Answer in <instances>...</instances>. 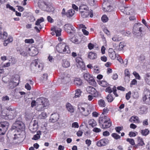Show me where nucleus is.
Segmentation results:
<instances>
[{"instance_id": "aec40b11", "label": "nucleus", "mask_w": 150, "mask_h": 150, "mask_svg": "<svg viewBox=\"0 0 150 150\" xmlns=\"http://www.w3.org/2000/svg\"><path fill=\"white\" fill-rule=\"evenodd\" d=\"M38 60L35 59L33 61L31 64V67L33 69H36L37 68L42 69L40 64H38L37 62Z\"/></svg>"}, {"instance_id": "cd10ccee", "label": "nucleus", "mask_w": 150, "mask_h": 150, "mask_svg": "<svg viewBox=\"0 0 150 150\" xmlns=\"http://www.w3.org/2000/svg\"><path fill=\"white\" fill-rule=\"evenodd\" d=\"M28 48L24 47V48L21 49L19 50L21 54L24 56H26L28 53Z\"/></svg>"}, {"instance_id": "dca6fc26", "label": "nucleus", "mask_w": 150, "mask_h": 150, "mask_svg": "<svg viewBox=\"0 0 150 150\" xmlns=\"http://www.w3.org/2000/svg\"><path fill=\"white\" fill-rule=\"evenodd\" d=\"M103 10L105 11L110 12L112 9V7L107 2H104L103 3Z\"/></svg>"}, {"instance_id": "4c0bfd02", "label": "nucleus", "mask_w": 150, "mask_h": 150, "mask_svg": "<svg viewBox=\"0 0 150 150\" xmlns=\"http://www.w3.org/2000/svg\"><path fill=\"white\" fill-rule=\"evenodd\" d=\"M70 75H69L67 72H66L62 75L63 79L67 81V82L70 80L69 79Z\"/></svg>"}, {"instance_id": "0eeeda50", "label": "nucleus", "mask_w": 150, "mask_h": 150, "mask_svg": "<svg viewBox=\"0 0 150 150\" xmlns=\"http://www.w3.org/2000/svg\"><path fill=\"white\" fill-rule=\"evenodd\" d=\"M64 30L70 35H74L76 31L75 28L71 24H67L64 26Z\"/></svg>"}, {"instance_id": "72a5a7b5", "label": "nucleus", "mask_w": 150, "mask_h": 150, "mask_svg": "<svg viewBox=\"0 0 150 150\" xmlns=\"http://www.w3.org/2000/svg\"><path fill=\"white\" fill-rule=\"evenodd\" d=\"M62 66L64 67L67 68L70 67V63L68 61L65 59H64L63 60Z\"/></svg>"}, {"instance_id": "bb28decb", "label": "nucleus", "mask_w": 150, "mask_h": 150, "mask_svg": "<svg viewBox=\"0 0 150 150\" xmlns=\"http://www.w3.org/2000/svg\"><path fill=\"white\" fill-rule=\"evenodd\" d=\"M66 108L67 110L70 113H73L74 112V107L71 104L67 103L66 105Z\"/></svg>"}, {"instance_id": "8fccbe9b", "label": "nucleus", "mask_w": 150, "mask_h": 150, "mask_svg": "<svg viewBox=\"0 0 150 150\" xmlns=\"http://www.w3.org/2000/svg\"><path fill=\"white\" fill-rule=\"evenodd\" d=\"M145 80L146 82L150 85V73L146 75V77Z\"/></svg>"}, {"instance_id": "412c9836", "label": "nucleus", "mask_w": 150, "mask_h": 150, "mask_svg": "<svg viewBox=\"0 0 150 150\" xmlns=\"http://www.w3.org/2000/svg\"><path fill=\"white\" fill-rule=\"evenodd\" d=\"M77 65L78 67L83 68L84 67V63L82 59L80 57H78L76 59Z\"/></svg>"}, {"instance_id": "7c9ffc66", "label": "nucleus", "mask_w": 150, "mask_h": 150, "mask_svg": "<svg viewBox=\"0 0 150 150\" xmlns=\"http://www.w3.org/2000/svg\"><path fill=\"white\" fill-rule=\"evenodd\" d=\"M75 13V11L73 9H70L66 13L67 16L68 17H72Z\"/></svg>"}, {"instance_id": "69168bd1", "label": "nucleus", "mask_w": 150, "mask_h": 150, "mask_svg": "<svg viewBox=\"0 0 150 150\" xmlns=\"http://www.w3.org/2000/svg\"><path fill=\"white\" fill-rule=\"evenodd\" d=\"M32 126L33 127H35V129L37 128L38 127V122L35 120H34L33 122Z\"/></svg>"}, {"instance_id": "774afa93", "label": "nucleus", "mask_w": 150, "mask_h": 150, "mask_svg": "<svg viewBox=\"0 0 150 150\" xmlns=\"http://www.w3.org/2000/svg\"><path fill=\"white\" fill-rule=\"evenodd\" d=\"M122 129V127H116L115 128V129L116 130V132L120 133V131Z\"/></svg>"}, {"instance_id": "6e6d98bb", "label": "nucleus", "mask_w": 150, "mask_h": 150, "mask_svg": "<svg viewBox=\"0 0 150 150\" xmlns=\"http://www.w3.org/2000/svg\"><path fill=\"white\" fill-rule=\"evenodd\" d=\"M9 97L7 96H4L2 98V100L4 102H7L9 100Z\"/></svg>"}, {"instance_id": "f704fd0d", "label": "nucleus", "mask_w": 150, "mask_h": 150, "mask_svg": "<svg viewBox=\"0 0 150 150\" xmlns=\"http://www.w3.org/2000/svg\"><path fill=\"white\" fill-rule=\"evenodd\" d=\"M88 9L87 6L84 5H81L79 7V10L80 12H83V11Z\"/></svg>"}, {"instance_id": "5fc2aeb1", "label": "nucleus", "mask_w": 150, "mask_h": 150, "mask_svg": "<svg viewBox=\"0 0 150 150\" xmlns=\"http://www.w3.org/2000/svg\"><path fill=\"white\" fill-rule=\"evenodd\" d=\"M126 141L129 142V143L132 145H133L135 144V142L133 139L127 138V139Z\"/></svg>"}, {"instance_id": "1a4fd4ad", "label": "nucleus", "mask_w": 150, "mask_h": 150, "mask_svg": "<svg viewBox=\"0 0 150 150\" xmlns=\"http://www.w3.org/2000/svg\"><path fill=\"white\" fill-rule=\"evenodd\" d=\"M13 127H15L17 129L18 132L23 131L25 128L24 124L22 122L18 121L14 124Z\"/></svg>"}, {"instance_id": "6ab92c4d", "label": "nucleus", "mask_w": 150, "mask_h": 150, "mask_svg": "<svg viewBox=\"0 0 150 150\" xmlns=\"http://www.w3.org/2000/svg\"><path fill=\"white\" fill-rule=\"evenodd\" d=\"M56 49L60 53H69L70 52L69 47H56Z\"/></svg>"}, {"instance_id": "4d7b16f0", "label": "nucleus", "mask_w": 150, "mask_h": 150, "mask_svg": "<svg viewBox=\"0 0 150 150\" xmlns=\"http://www.w3.org/2000/svg\"><path fill=\"white\" fill-rule=\"evenodd\" d=\"M11 64V62H8L4 64H2L1 65V67L2 68H6L9 67Z\"/></svg>"}, {"instance_id": "c9c22d12", "label": "nucleus", "mask_w": 150, "mask_h": 150, "mask_svg": "<svg viewBox=\"0 0 150 150\" xmlns=\"http://www.w3.org/2000/svg\"><path fill=\"white\" fill-rule=\"evenodd\" d=\"M41 134V132L40 131H38L37 132V134L34 136L32 138V139L34 140H37L39 139Z\"/></svg>"}, {"instance_id": "09e8293b", "label": "nucleus", "mask_w": 150, "mask_h": 150, "mask_svg": "<svg viewBox=\"0 0 150 150\" xmlns=\"http://www.w3.org/2000/svg\"><path fill=\"white\" fill-rule=\"evenodd\" d=\"M106 99L109 102H112L114 98L111 95L109 94L107 97Z\"/></svg>"}, {"instance_id": "c85d7f7f", "label": "nucleus", "mask_w": 150, "mask_h": 150, "mask_svg": "<svg viewBox=\"0 0 150 150\" xmlns=\"http://www.w3.org/2000/svg\"><path fill=\"white\" fill-rule=\"evenodd\" d=\"M98 83L103 87H107L108 85V83L105 80H98L97 81Z\"/></svg>"}, {"instance_id": "ea45409f", "label": "nucleus", "mask_w": 150, "mask_h": 150, "mask_svg": "<svg viewBox=\"0 0 150 150\" xmlns=\"http://www.w3.org/2000/svg\"><path fill=\"white\" fill-rule=\"evenodd\" d=\"M47 117L46 113L45 112H43L39 115L38 116V118L40 119H44L46 118Z\"/></svg>"}, {"instance_id": "4468645a", "label": "nucleus", "mask_w": 150, "mask_h": 150, "mask_svg": "<svg viewBox=\"0 0 150 150\" xmlns=\"http://www.w3.org/2000/svg\"><path fill=\"white\" fill-rule=\"evenodd\" d=\"M51 30L53 31L51 33L52 35L56 34V36L58 37L61 35L62 30L60 28L55 27L52 28Z\"/></svg>"}, {"instance_id": "f8f14e48", "label": "nucleus", "mask_w": 150, "mask_h": 150, "mask_svg": "<svg viewBox=\"0 0 150 150\" xmlns=\"http://www.w3.org/2000/svg\"><path fill=\"white\" fill-rule=\"evenodd\" d=\"M141 24L139 23H135L133 27V33L135 34L139 33L142 31V28L140 27Z\"/></svg>"}, {"instance_id": "6e6552de", "label": "nucleus", "mask_w": 150, "mask_h": 150, "mask_svg": "<svg viewBox=\"0 0 150 150\" xmlns=\"http://www.w3.org/2000/svg\"><path fill=\"white\" fill-rule=\"evenodd\" d=\"M143 101L146 104H150V91L147 89L144 90L143 96Z\"/></svg>"}, {"instance_id": "a18cd8bd", "label": "nucleus", "mask_w": 150, "mask_h": 150, "mask_svg": "<svg viewBox=\"0 0 150 150\" xmlns=\"http://www.w3.org/2000/svg\"><path fill=\"white\" fill-rule=\"evenodd\" d=\"M111 136L115 139L117 140L120 138V136L118 134H117L115 133H112L111 134Z\"/></svg>"}, {"instance_id": "864d4df0", "label": "nucleus", "mask_w": 150, "mask_h": 150, "mask_svg": "<svg viewBox=\"0 0 150 150\" xmlns=\"http://www.w3.org/2000/svg\"><path fill=\"white\" fill-rule=\"evenodd\" d=\"M25 42L26 43L32 44L34 43V40L33 39H26L25 40Z\"/></svg>"}, {"instance_id": "0e129e2a", "label": "nucleus", "mask_w": 150, "mask_h": 150, "mask_svg": "<svg viewBox=\"0 0 150 150\" xmlns=\"http://www.w3.org/2000/svg\"><path fill=\"white\" fill-rule=\"evenodd\" d=\"M67 47L66 45L63 42H60V43L58 44L56 47Z\"/></svg>"}, {"instance_id": "bf43d9fd", "label": "nucleus", "mask_w": 150, "mask_h": 150, "mask_svg": "<svg viewBox=\"0 0 150 150\" xmlns=\"http://www.w3.org/2000/svg\"><path fill=\"white\" fill-rule=\"evenodd\" d=\"M133 74L135 78L138 79L140 80V76L139 74L136 71H134Z\"/></svg>"}, {"instance_id": "a19ab883", "label": "nucleus", "mask_w": 150, "mask_h": 150, "mask_svg": "<svg viewBox=\"0 0 150 150\" xmlns=\"http://www.w3.org/2000/svg\"><path fill=\"white\" fill-rule=\"evenodd\" d=\"M75 94V97L76 98L79 97L81 96V91L80 89H77L76 90Z\"/></svg>"}, {"instance_id": "f257e3e1", "label": "nucleus", "mask_w": 150, "mask_h": 150, "mask_svg": "<svg viewBox=\"0 0 150 150\" xmlns=\"http://www.w3.org/2000/svg\"><path fill=\"white\" fill-rule=\"evenodd\" d=\"M38 5L40 8L42 10L48 12H53L54 10V8L52 4L48 2H40L38 3Z\"/></svg>"}, {"instance_id": "f3484780", "label": "nucleus", "mask_w": 150, "mask_h": 150, "mask_svg": "<svg viewBox=\"0 0 150 150\" xmlns=\"http://www.w3.org/2000/svg\"><path fill=\"white\" fill-rule=\"evenodd\" d=\"M109 140L106 139H102L98 141L96 144L98 146H105L108 144Z\"/></svg>"}, {"instance_id": "58836bf2", "label": "nucleus", "mask_w": 150, "mask_h": 150, "mask_svg": "<svg viewBox=\"0 0 150 150\" xmlns=\"http://www.w3.org/2000/svg\"><path fill=\"white\" fill-rule=\"evenodd\" d=\"M88 123L90 126L93 127L97 125L96 122L93 119L90 120L88 122Z\"/></svg>"}, {"instance_id": "338daca9", "label": "nucleus", "mask_w": 150, "mask_h": 150, "mask_svg": "<svg viewBox=\"0 0 150 150\" xmlns=\"http://www.w3.org/2000/svg\"><path fill=\"white\" fill-rule=\"evenodd\" d=\"M137 81L135 79H133L131 82L130 83V87H132V85H135L137 84Z\"/></svg>"}, {"instance_id": "680f3d73", "label": "nucleus", "mask_w": 150, "mask_h": 150, "mask_svg": "<svg viewBox=\"0 0 150 150\" xmlns=\"http://www.w3.org/2000/svg\"><path fill=\"white\" fill-rule=\"evenodd\" d=\"M3 81L5 83H7L9 81L10 79L8 77H4L2 79Z\"/></svg>"}, {"instance_id": "ddd939ff", "label": "nucleus", "mask_w": 150, "mask_h": 150, "mask_svg": "<svg viewBox=\"0 0 150 150\" xmlns=\"http://www.w3.org/2000/svg\"><path fill=\"white\" fill-rule=\"evenodd\" d=\"M28 53L31 56H35L38 53V51L36 47H28Z\"/></svg>"}, {"instance_id": "c03bdc74", "label": "nucleus", "mask_w": 150, "mask_h": 150, "mask_svg": "<svg viewBox=\"0 0 150 150\" xmlns=\"http://www.w3.org/2000/svg\"><path fill=\"white\" fill-rule=\"evenodd\" d=\"M70 40L72 42L75 44H79L80 43L78 39L76 37H73L71 38Z\"/></svg>"}, {"instance_id": "f03ea898", "label": "nucleus", "mask_w": 150, "mask_h": 150, "mask_svg": "<svg viewBox=\"0 0 150 150\" xmlns=\"http://www.w3.org/2000/svg\"><path fill=\"white\" fill-rule=\"evenodd\" d=\"M36 109L38 111L42 110L44 107L49 105L47 99L44 98H38L36 100Z\"/></svg>"}, {"instance_id": "473e14b6", "label": "nucleus", "mask_w": 150, "mask_h": 150, "mask_svg": "<svg viewBox=\"0 0 150 150\" xmlns=\"http://www.w3.org/2000/svg\"><path fill=\"white\" fill-rule=\"evenodd\" d=\"M81 14L82 17L83 18H86L88 16L89 14V11L88 9L82 12Z\"/></svg>"}, {"instance_id": "e2e57ef3", "label": "nucleus", "mask_w": 150, "mask_h": 150, "mask_svg": "<svg viewBox=\"0 0 150 150\" xmlns=\"http://www.w3.org/2000/svg\"><path fill=\"white\" fill-rule=\"evenodd\" d=\"M115 50V51L116 52H120V53H123V50L124 49L123 48V47H117V49L116 48L114 47Z\"/></svg>"}, {"instance_id": "2eb2a0df", "label": "nucleus", "mask_w": 150, "mask_h": 150, "mask_svg": "<svg viewBox=\"0 0 150 150\" xmlns=\"http://www.w3.org/2000/svg\"><path fill=\"white\" fill-rule=\"evenodd\" d=\"M115 50L111 48L108 49L109 55L112 59L114 60L116 58L117 55L116 54Z\"/></svg>"}, {"instance_id": "e433bc0d", "label": "nucleus", "mask_w": 150, "mask_h": 150, "mask_svg": "<svg viewBox=\"0 0 150 150\" xmlns=\"http://www.w3.org/2000/svg\"><path fill=\"white\" fill-rule=\"evenodd\" d=\"M74 83L77 86L81 85L82 83V80L79 78H75L74 80Z\"/></svg>"}, {"instance_id": "7ed1b4c3", "label": "nucleus", "mask_w": 150, "mask_h": 150, "mask_svg": "<svg viewBox=\"0 0 150 150\" xmlns=\"http://www.w3.org/2000/svg\"><path fill=\"white\" fill-rule=\"evenodd\" d=\"M85 105L82 103H79L77 108L78 112L81 115L84 116H88L90 113V111L85 108Z\"/></svg>"}, {"instance_id": "9d476101", "label": "nucleus", "mask_w": 150, "mask_h": 150, "mask_svg": "<svg viewBox=\"0 0 150 150\" xmlns=\"http://www.w3.org/2000/svg\"><path fill=\"white\" fill-rule=\"evenodd\" d=\"M87 92L93 95L94 97H97L99 95V94L96 90L92 86H88L86 88Z\"/></svg>"}, {"instance_id": "b1692460", "label": "nucleus", "mask_w": 150, "mask_h": 150, "mask_svg": "<svg viewBox=\"0 0 150 150\" xmlns=\"http://www.w3.org/2000/svg\"><path fill=\"white\" fill-rule=\"evenodd\" d=\"M59 115L57 114H52L50 116V120L53 122L57 121L59 119Z\"/></svg>"}, {"instance_id": "39448f33", "label": "nucleus", "mask_w": 150, "mask_h": 150, "mask_svg": "<svg viewBox=\"0 0 150 150\" xmlns=\"http://www.w3.org/2000/svg\"><path fill=\"white\" fill-rule=\"evenodd\" d=\"M84 79L86 80L89 84L91 85L95 86L96 85V83L93 76L89 73H85L83 74Z\"/></svg>"}, {"instance_id": "13d9d810", "label": "nucleus", "mask_w": 150, "mask_h": 150, "mask_svg": "<svg viewBox=\"0 0 150 150\" xmlns=\"http://www.w3.org/2000/svg\"><path fill=\"white\" fill-rule=\"evenodd\" d=\"M37 25L38 26V27L35 26L34 27V28L37 33H39L40 32V30L39 29H41L42 28V27L40 24Z\"/></svg>"}, {"instance_id": "a211bd4d", "label": "nucleus", "mask_w": 150, "mask_h": 150, "mask_svg": "<svg viewBox=\"0 0 150 150\" xmlns=\"http://www.w3.org/2000/svg\"><path fill=\"white\" fill-rule=\"evenodd\" d=\"M2 109L0 110V115L2 118L6 119H7V115L8 114V110L4 107L2 106Z\"/></svg>"}, {"instance_id": "de8ad7c7", "label": "nucleus", "mask_w": 150, "mask_h": 150, "mask_svg": "<svg viewBox=\"0 0 150 150\" xmlns=\"http://www.w3.org/2000/svg\"><path fill=\"white\" fill-rule=\"evenodd\" d=\"M44 21V19L43 18L41 17L40 19H38L35 22V25H38L40 23Z\"/></svg>"}, {"instance_id": "a878e982", "label": "nucleus", "mask_w": 150, "mask_h": 150, "mask_svg": "<svg viewBox=\"0 0 150 150\" xmlns=\"http://www.w3.org/2000/svg\"><path fill=\"white\" fill-rule=\"evenodd\" d=\"M129 120L131 122L135 123H138L140 122V120L138 117L136 116H133L131 117Z\"/></svg>"}, {"instance_id": "37998d69", "label": "nucleus", "mask_w": 150, "mask_h": 150, "mask_svg": "<svg viewBox=\"0 0 150 150\" xmlns=\"http://www.w3.org/2000/svg\"><path fill=\"white\" fill-rule=\"evenodd\" d=\"M98 104L99 106L101 107H104L105 106V103L104 100L100 99L98 101Z\"/></svg>"}, {"instance_id": "393cba45", "label": "nucleus", "mask_w": 150, "mask_h": 150, "mask_svg": "<svg viewBox=\"0 0 150 150\" xmlns=\"http://www.w3.org/2000/svg\"><path fill=\"white\" fill-rule=\"evenodd\" d=\"M111 125L112 122L110 120L106 121L100 126L102 128H108L110 127Z\"/></svg>"}, {"instance_id": "20e7f679", "label": "nucleus", "mask_w": 150, "mask_h": 150, "mask_svg": "<svg viewBox=\"0 0 150 150\" xmlns=\"http://www.w3.org/2000/svg\"><path fill=\"white\" fill-rule=\"evenodd\" d=\"M19 80L18 78H11L8 82V84L7 87L9 89H12L18 86L19 84Z\"/></svg>"}, {"instance_id": "9b49d317", "label": "nucleus", "mask_w": 150, "mask_h": 150, "mask_svg": "<svg viewBox=\"0 0 150 150\" xmlns=\"http://www.w3.org/2000/svg\"><path fill=\"white\" fill-rule=\"evenodd\" d=\"M108 121H110V118L106 115L101 114L99 119V122L100 126Z\"/></svg>"}, {"instance_id": "3c124183", "label": "nucleus", "mask_w": 150, "mask_h": 150, "mask_svg": "<svg viewBox=\"0 0 150 150\" xmlns=\"http://www.w3.org/2000/svg\"><path fill=\"white\" fill-rule=\"evenodd\" d=\"M93 71L96 73H99L100 72L99 68L97 66H94L93 68Z\"/></svg>"}, {"instance_id": "2f4dec72", "label": "nucleus", "mask_w": 150, "mask_h": 150, "mask_svg": "<svg viewBox=\"0 0 150 150\" xmlns=\"http://www.w3.org/2000/svg\"><path fill=\"white\" fill-rule=\"evenodd\" d=\"M8 114L7 115V119H8L10 120L13 118L14 117V113L15 112L14 111H8Z\"/></svg>"}, {"instance_id": "79ce46f5", "label": "nucleus", "mask_w": 150, "mask_h": 150, "mask_svg": "<svg viewBox=\"0 0 150 150\" xmlns=\"http://www.w3.org/2000/svg\"><path fill=\"white\" fill-rule=\"evenodd\" d=\"M149 131L147 129H145L141 130V133L143 136L147 135L149 134Z\"/></svg>"}, {"instance_id": "052dcab7", "label": "nucleus", "mask_w": 150, "mask_h": 150, "mask_svg": "<svg viewBox=\"0 0 150 150\" xmlns=\"http://www.w3.org/2000/svg\"><path fill=\"white\" fill-rule=\"evenodd\" d=\"M137 133L135 132H131L129 133V135L130 137H135L137 134Z\"/></svg>"}, {"instance_id": "4be33fe9", "label": "nucleus", "mask_w": 150, "mask_h": 150, "mask_svg": "<svg viewBox=\"0 0 150 150\" xmlns=\"http://www.w3.org/2000/svg\"><path fill=\"white\" fill-rule=\"evenodd\" d=\"M143 140L142 138L140 137H137V144L135 145V147L138 148V146H143L145 145Z\"/></svg>"}, {"instance_id": "c756f323", "label": "nucleus", "mask_w": 150, "mask_h": 150, "mask_svg": "<svg viewBox=\"0 0 150 150\" xmlns=\"http://www.w3.org/2000/svg\"><path fill=\"white\" fill-rule=\"evenodd\" d=\"M88 58L91 59H95L97 58V54L94 52H90L88 53Z\"/></svg>"}, {"instance_id": "423d86ee", "label": "nucleus", "mask_w": 150, "mask_h": 150, "mask_svg": "<svg viewBox=\"0 0 150 150\" xmlns=\"http://www.w3.org/2000/svg\"><path fill=\"white\" fill-rule=\"evenodd\" d=\"M9 125V123L5 121L0 122V135H4L7 130Z\"/></svg>"}, {"instance_id": "603ef678", "label": "nucleus", "mask_w": 150, "mask_h": 150, "mask_svg": "<svg viewBox=\"0 0 150 150\" xmlns=\"http://www.w3.org/2000/svg\"><path fill=\"white\" fill-rule=\"evenodd\" d=\"M101 20L103 22L105 23L108 21V17L105 15H104L101 18Z\"/></svg>"}, {"instance_id": "49530a36", "label": "nucleus", "mask_w": 150, "mask_h": 150, "mask_svg": "<svg viewBox=\"0 0 150 150\" xmlns=\"http://www.w3.org/2000/svg\"><path fill=\"white\" fill-rule=\"evenodd\" d=\"M139 112L141 114H143L146 113V112L147 109L144 107H142L140 108Z\"/></svg>"}, {"instance_id": "5701e85b", "label": "nucleus", "mask_w": 150, "mask_h": 150, "mask_svg": "<svg viewBox=\"0 0 150 150\" xmlns=\"http://www.w3.org/2000/svg\"><path fill=\"white\" fill-rule=\"evenodd\" d=\"M125 81L126 82H128L129 81L130 74L129 70L128 69H126L125 71Z\"/></svg>"}]
</instances>
